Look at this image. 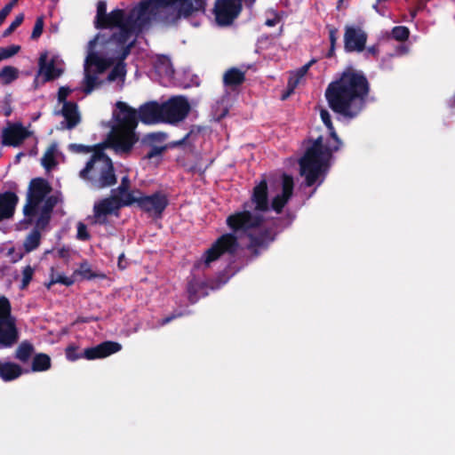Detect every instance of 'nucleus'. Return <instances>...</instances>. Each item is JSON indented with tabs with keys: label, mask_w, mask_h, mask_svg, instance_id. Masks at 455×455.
<instances>
[{
	"label": "nucleus",
	"mask_w": 455,
	"mask_h": 455,
	"mask_svg": "<svg viewBox=\"0 0 455 455\" xmlns=\"http://www.w3.org/2000/svg\"><path fill=\"white\" fill-rule=\"evenodd\" d=\"M205 5V0H141L129 12L116 9L108 14L106 3L100 1L95 26L108 31L99 33L88 43L81 91L88 95L105 82L116 83L122 89L126 76L124 60L151 20L166 11L177 18L204 13Z\"/></svg>",
	"instance_id": "1"
},
{
	"label": "nucleus",
	"mask_w": 455,
	"mask_h": 455,
	"mask_svg": "<svg viewBox=\"0 0 455 455\" xmlns=\"http://www.w3.org/2000/svg\"><path fill=\"white\" fill-rule=\"evenodd\" d=\"M268 211L267 185L263 180L253 188L251 199L243 204V211L228 217L227 224L232 232L221 235L195 267H208L221 255H232L240 248H264L274 240L266 224L265 214Z\"/></svg>",
	"instance_id": "2"
},
{
	"label": "nucleus",
	"mask_w": 455,
	"mask_h": 455,
	"mask_svg": "<svg viewBox=\"0 0 455 455\" xmlns=\"http://www.w3.org/2000/svg\"><path fill=\"white\" fill-rule=\"evenodd\" d=\"M60 200V194L53 192L45 180L37 178L30 181L23 212L26 217L35 220L36 228L24 241L25 252H31L40 245V230L46 228L53 208Z\"/></svg>",
	"instance_id": "3"
},
{
	"label": "nucleus",
	"mask_w": 455,
	"mask_h": 455,
	"mask_svg": "<svg viewBox=\"0 0 455 455\" xmlns=\"http://www.w3.org/2000/svg\"><path fill=\"white\" fill-rule=\"evenodd\" d=\"M320 116L327 127L330 138L324 140L318 137L305 152L299 160L300 174L306 178L307 185L312 186L318 181L321 184L331 165L333 152L342 145L331 120V115L326 109L320 110Z\"/></svg>",
	"instance_id": "4"
},
{
	"label": "nucleus",
	"mask_w": 455,
	"mask_h": 455,
	"mask_svg": "<svg viewBox=\"0 0 455 455\" xmlns=\"http://www.w3.org/2000/svg\"><path fill=\"white\" fill-rule=\"evenodd\" d=\"M368 90L367 79L362 74L345 72L329 84L325 97L334 112L352 118L362 110Z\"/></svg>",
	"instance_id": "5"
},
{
	"label": "nucleus",
	"mask_w": 455,
	"mask_h": 455,
	"mask_svg": "<svg viewBox=\"0 0 455 455\" xmlns=\"http://www.w3.org/2000/svg\"><path fill=\"white\" fill-rule=\"evenodd\" d=\"M137 124L135 109L123 101L116 102L108 143L117 155L129 154L139 140V136L135 132Z\"/></svg>",
	"instance_id": "6"
},
{
	"label": "nucleus",
	"mask_w": 455,
	"mask_h": 455,
	"mask_svg": "<svg viewBox=\"0 0 455 455\" xmlns=\"http://www.w3.org/2000/svg\"><path fill=\"white\" fill-rule=\"evenodd\" d=\"M79 176L98 188L109 187L116 182L112 161L101 151H96L92 156L85 167L80 171Z\"/></svg>",
	"instance_id": "7"
},
{
	"label": "nucleus",
	"mask_w": 455,
	"mask_h": 455,
	"mask_svg": "<svg viewBox=\"0 0 455 455\" xmlns=\"http://www.w3.org/2000/svg\"><path fill=\"white\" fill-rule=\"evenodd\" d=\"M140 193L139 191H129V188H117L113 191L112 196L105 198L94 204V222L104 224L107 216L115 213L122 206L139 203Z\"/></svg>",
	"instance_id": "8"
},
{
	"label": "nucleus",
	"mask_w": 455,
	"mask_h": 455,
	"mask_svg": "<svg viewBox=\"0 0 455 455\" xmlns=\"http://www.w3.org/2000/svg\"><path fill=\"white\" fill-rule=\"evenodd\" d=\"M11 311L9 299L0 295V349L12 347L19 339L16 319Z\"/></svg>",
	"instance_id": "9"
},
{
	"label": "nucleus",
	"mask_w": 455,
	"mask_h": 455,
	"mask_svg": "<svg viewBox=\"0 0 455 455\" xmlns=\"http://www.w3.org/2000/svg\"><path fill=\"white\" fill-rule=\"evenodd\" d=\"M190 111V104L182 96H175L163 103L164 122L176 124L183 121Z\"/></svg>",
	"instance_id": "10"
},
{
	"label": "nucleus",
	"mask_w": 455,
	"mask_h": 455,
	"mask_svg": "<svg viewBox=\"0 0 455 455\" xmlns=\"http://www.w3.org/2000/svg\"><path fill=\"white\" fill-rule=\"evenodd\" d=\"M72 90L69 87L62 86L58 92V100L62 103L61 115L64 121L60 123L63 129H73L80 122V115L76 103L66 101L67 97Z\"/></svg>",
	"instance_id": "11"
},
{
	"label": "nucleus",
	"mask_w": 455,
	"mask_h": 455,
	"mask_svg": "<svg viewBox=\"0 0 455 455\" xmlns=\"http://www.w3.org/2000/svg\"><path fill=\"white\" fill-rule=\"evenodd\" d=\"M242 0H217L214 7L216 22L220 26H228L239 15Z\"/></svg>",
	"instance_id": "12"
},
{
	"label": "nucleus",
	"mask_w": 455,
	"mask_h": 455,
	"mask_svg": "<svg viewBox=\"0 0 455 455\" xmlns=\"http://www.w3.org/2000/svg\"><path fill=\"white\" fill-rule=\"evenodd\" d=\"M293 191L292 177L283 174L275 183V195L272 196L271 208L280 213L291 198Z\"/></svg>",
	"instance_id": "13"
},
{
	"label": "nucleus",
	"mask_w": 455,
	"mask_h": 455,
	"mask_svg": "<svg viewBox=\"0 0 455 455\" xmlns=\"http://www.w3.org/2000/svg\"><path fill=\"white\" fill-rule=\"evenodd\" d=\"M122 346L114 341H106L96 347L86 348L83 355L77 356L74 354V350L68 348L67 350V357L70 361H75L79 357H84L88 360H94L99 358L107 357L114 353L120 351Z\"/></svg>",
	"instance_id": "14"
},
{
	"label": "nucleus",
	"mask_w": 455,
	"mask_h": 455,
	"mask_svg": "<svg viewBox=\"0 0 455 455\" xmlns=\"http://www.w3.org/2000/svg\"><path fill=\"white\" fill-rule=\"evenodd\" d=\"M31 134L32 132L21 123H8L7 126L2 130V144L16 148L20 146Z\"/></svg>",
	"instance_id": "15"
},
{
	"label": "nucleus",
	"mask_w": 455,
	"mask_h": 455,
	"mask_svg": "<svg viewBox=\"0 0 455 455\" xmlns=\"http://www.w3.org/2000/svg\"><path fill=\"white\" fill-rule=\"evenodd\" d=\"M39 74L43 75L44 81H50L61 76L64 70V62L58 55H53L50 59L48 53H42L39 61Z\"/></svg>",
	"instance_id": "16"
},
{
	"label": "nucleus",
	"mask_w": 455,
	"mask_h": 455,
	"mask_svg": "<svg viewBox=\"0 0 455 455\" xmlns=\"http://www.w3.org/2000/svg\"><path fill=\"white\" fill-rule=\"evenodd\" d=\"M138 205L149 215L159 217L168 205V198L163 193H155L146 196L140 195Z\"/></svg>",
	"instance_id": "17"
},
{
	"label": "nucleus",
	"mask_w": 455,
	"mask_h": 455,
	"mask_svg": "<svg viewBox=\"0 0 455 455\" xmlns=\"http://www.w3.org/2000/svg\"><path fill=\"white\" fill-rule=\"evenodd\" d=\"M367 40L366 33L360 28L347 26L344 35V47L347 52H362Z\"/></svg>",
	"instance_id": "18"
},
{
	"label": "nucleus",
	"mask_w": 455,
	"mask_h": 455,
	"mask_svg": "<svg viewBox=\"0 0 455 455\" xmlns=\"http://www.w3.org/2000/svg\"><path fill=\"white\" fill-rule=\"evenodd\" d=\"M163 103L149 102L141 106L139 110V116L145 124H156L164 122Z\"/></svg>",
	"instance_id": "19"
},
{
	"label": "nucleus",
	"mask_w": 455,
	"mask_h": 455,
	"mask_svg": "<svg viewBox=\"0 0 455 455\" xmlns=\"http://www.w3.org/2000/svg\"><path fill=\"white\" fill-rule=\"evenodd\" d=\"M18 202V196L12 192L0 194V221L12 217Z\"/></svg>",
	"instance_id": "20"
},
{
	"label": "nucleus",
	"mask_w": 455,
	"mask_h": 455,
	"mask_svg": "<svg viewBox=\"0 0 455 455\" xmlns=\"http://www.w3.org/2000/svg\"><path fill=\"white\" fill-rule=\"evenodd\" d=\"M23 373L22 368L12 362L0 360V378L5 381L18 379Z\"/></svg>",
	"instance_id": "21"
},
{
	"label": "nucleus",
	"mask_w": 455,
	"mask_h": 455,
	"mask_svg": "<svg viewBox=\"0 0 455 455\" xmlns=\"http://www.w3.org/2000/svg\"><path fill=\"white\" fill-rule=\"evenodd\" d=\"M310 63L304 65L299 70L291 73L288 80L287 92L282 96L283 100L287 99L295 90V88L300 84L301 80L307 74L309 68Z\"/></svg>",
	"instance_id": "22"
},
{
	"label": "nucleus",
	"mask_w": 455,
	"mask_h": 455,
	"mask_svg": "<svg viewBox=\"0 0 455 455\" xmlns=\"http://www.w3.org/2000/svg\"><path fill=\"white\" fill-rule=\"evenodd\" d=\"M20 77V70L13 66H4L0 69V84L7 86L14 83Z\"/></svg>",
	"instance_id": "23"
},
{
	"label": "nucleus",
	"mask_w": 455,
	"mask_h": 455,
	"mask_svg": "<svg viewBox=\"0 0 455 455\" xmlns=\"http://www.w3.org/2000/svg\"><path fill=\"white\" fill-rule=\"evenodd\" d=\"M223 81L226 86L236 87L244 81V72L232 68L224 74Z\"/></svg>",
	"instance_id": "24"
},
{
	"label": "nucleus",
	"mask_w": 455,
	"mask_h": 455,
	"mask_svg": "<svg viewBox=\"0 0 455 455\" xmlns=\"http://www.w3.org/2000/svg\"><path fill=\"white\" fill-rule=\"evenodd\" d=\"M59 155L60 152L57 144H52L42 157L41 162L43 166L47 170L55 166L57 164V158Z\"/></svg>",
	"instance_id": "25"
},
{
	"label": "nucleus",
	"mask_w": 455,
	"mask_h": 455,
	"mask_svg": "<svg viewBox=\"0 0 455 455\" xmlns=\"http://www.w3.org/2000/svg\"><path fill=\"white\" fill-rule=\"evenodd\" d=\"M51 366V359L47 355L39 354L36 355L32 363V371H46Z\"/></svg>",
	"instance_id": "26"
},
{
	"label": "nucleus",
	"mask_w": 455,
	"mask_h": 455,
	"mask_svg": "<svg viewBox=\"0 0 455 455\" xmlns=\"http://www.w3.org/2000/svg\"><path fill=\"white\" fill-rule=\"evenodd\" d=\"M156 68L159 75H164L170 79L172 78L174 75V70L168 58L159 60L158 63L156 65Z\"/></svg>",
	"instance_id": "27"
},
{
	"label": "nucleus",
	"mask_w": 455,
	"mask_h": 455,
	"mask_svg": "<svg viewBox=\"0 0 455 455\" xmlns=\"http://www.w3.org/2000/svg\"><path fill=\"white\" fill-rule=\"evenodd\" d=\"M33 350V346L30 343L24 341L18 347L15 356L20 361L25 363L30 358Z\"/></svg>",
	"instance_id": "28"
},
{
	"label": "nucleus",
	"mask_w": 455,
	"mask_h": 455,
	"mask_svg": "<svg viewBox=\"0 0 455 455\" xmlns=\"http://www.w3.org/2000/svg\"><path fill=\"white\" fill-rule=\"evenodd\" d=\"M34 274L35 268L32 267L30 265H28L22 268L20 285V290H25L28 286L29 283L33 278Z\"/></svg>",
	"instance_id": "29"
},
{
	"label": "nucleus",
	"mask_w": 455,
	"mask_h": 455,
	"mask_svg": "<svg viewBox=\"0 0 455 455\" xmlns=\"http://www.w3.org/2000/svg\"><path fill=\"white\" fill-rule=\"evenodd\" d=\"M54 283H61L66 286H70L74 283V279L69 276H66L62 273L54 272L53 270L51 273V280L49 286Z\"/></svg>",
	"instance_id": "30"
},
{
	"label": "nucleus",
	"mask_w": 455,
	"mask_h": 455,
	"mask_svg": "<svg viewBox=\"0 0 455 455\" xmlns=\"http://www.w3.org/2000/svg\"><path fill=\"white\" fill-rule=\"evenodd\" d=\"M20 51V46L12 44L7 47H0V62L11 59Z\"/></svg>",
	"instance_id": "31"
},
{
	"label": "nucleus",
	"mask_w": 455,
	"mask_h": 455,
	"mask_svg": "<svg viewBox=\"0 0 455 455\" xmlns=\"http://www.w3.org/2000/svg\"><path fill=\"white\" fill-rule=\"evenodd\" d=\"M410 30L404 26L395 27L391 31L392 37L399 42H403L408 39Z\"/></svg>",
	"instance_id": "32"
},
{
	"label": "nucleus",
	"mask_w": 455,
	"mask_h": 455,
	"mask_svg": "<svg viewBox=\"0 0 455 455\" xmlns=\"http://www.w3.org/2000/svg\"><path fill=\"white\" fill-rule=\"evenodd\" d=\"M76 273L81 275L83 278L90 280L97 276L91 268V266L87 262L81 263L79 268Z\"/></svg>",
	"instance_id": "33"
},
{
	"label": "nucleus",
	"mask_w": 455,
	"mask_h": 455,
	"mask_svg": "<svg viewBox=\"0 0 455 455\" xmlns=\"http://www.w3.org/2000/svg\"><path fill=\"white\" fill-rule=\"evenodd\" d=\"M267 20L265 21V24L267 26V27H274L275 26L276 24H278L280 21H281V15L276 12L275 10H268L267 12Z\"/></svg>",
	"instance_id": "34"
},
{
	"label": "nucleus",
	"mask_w": 455,
	"mask_h": 455,
	"mask_svg": "<svg viewBox=\"0 0 455 455\" xmlns=\"http://www.w3.org/2000/svg\"><path fill=\"white\" fill-rule=\"evenodd\" d=\"M24 15L22 13L16 16L15 20L11 23V25L4 30L3 33L4 37L9 36L23 21Z\"/></svg>",
	"instance_id": "35"
},
{
	"label": "nucleus",
	"mask_w": 455,
	"mask_h": 455,
	"mask_svg": "<svg viewBox=\"0 0 455 455\" xmlns=\"http://www.w3.org/2000/svg\"><path fill=\"white\" fill-rule=\"evenodd\" d=\"M43 29H44V19L42 17H38L36 20V23H35V26H34V28H33V31L31 34V38L36 40L38 37H40V36L43 33Z\"/></svg>",
	"instance_id": "36"
},
{
	"label": "nucleus",
	"mask_w": 455,
	"mask_h": 455,
	"mask_svg": "<svg viewBox=\"0 0 455 455\" xmlns=\"http://www.w3.org/2000/svg\"><path fill=\"white\" fill-rule=\"evenodd\" d=\"M199 132H195L191 130L187 135L180 140L174 142L175 146L183 145V144H191L198 137Z\"/></svg>",
	"instance_id": "37"
},
{
	"label": "nucleus",
	"mask_w": 455,
	"mask_h": 455,
	"mask_svg": "<svg viewBox=\"0 0 455 455\" xmlns=\"http://www.w3.org/2000/svg\"><path fill=\"white\" fill-rule=\"evenodd\" d=\"M25 253V251H23L21 249H15L14 247L8 250V256L13 263L20 261L24 257Z\"/></svg>",
	"instance_id": "38"
},
{
	"label": "nucleus",
	"mask_w": 455,
	"mask_h": 455,
	"mask_svg": "<svg viewBox=\"0 0 455 455\" xmlns=\"http://www.w3.org/2000/svg\"><path fill=\"white\" fill-rule=\"evenodd\" d=\"M76 228H77V234H76L77 239L82 240V241L89 240L90 235L87 231L86 225L84 224L83 222H78Z\"/></svg>",
	"instance_id": "39"
},
{
	"label": "nucleus",
	"mask_w": 455,
	"mask_h": 455,
	"mask_svg": "<svg viewBox=\"0 0 455 455\" xmlns=\"http://www.w3.org/2000/svg\"><path fill=\"white\" fill-rule=\"evenodd\" d=\"M11 96L4 97L2 102V109L5 116H10L12 113V108L11 106Z\"/></svg>",
	"instance_id": "40"
},
{
	"label": "nucleus",
	"mask_w": 455,
	"mask_h": 455,
	"mask_svg": "<svg viewBox=\"0 0 455 455\" xmlns=\"http://www.w3.org/2000/svg\"><path fill=\"white\" fill-rule=\"evenodd\" d=\"M13 8V3H10L6 4L1 11H0V26L3 24L6 17L11 12L12 9Z\"/></svg>",
	"instance_id": "41"
},
{
	"label": "nucleus",
	"mask_w": 455,
	"mask_h": 455,
	"mask_svg": "<svg viewBox=\"0 0 455 455\" xmlns=\"http://www.w3.org/2000/svg\"><path fill=\"white\" fill-rule=\"evenodd\" d=\"M164 151V148H153L147 154V157L151 159L153 157L160 156Z\"/></svg>",
	"instance_id": "42"
},
{
	"label": "nucleus",
	"mask_w": 455,
	"mask_h": 455,
	"mask_svg": "<svg viewBox=\"0 0 455 455\" xmlns=\"http://www.w3.org/2000/svg\"><path fill=\"white\" fill-rule=\"evenodd\" d=\"M70 149H72L75 152L82 153V152H88V148L81 144H71L69 146Z\"/></svg>",
	"instance_id": "43"
},
{
	"label": "nucleus",
	"mask_w": 455,
	"mask_h": 455,
	"mask_svg": "<svg viewBox=\"0 0 455 455\" xmlns=\"http://www.w3.org/2000/svg\"><path fill=\"white\" fill-rule=\"evenodd\" d=\"M181 315L180 313H172L171 315L164 318L161 322H160V325H164V324H167L169 323L171 321H172L173 319L177 318V317H180Z\"/></svg>",
	"instance_id": "44"
},
{
	"label": "nucleus",
	"mask_w": 455,
	"mask_h": 455,
	"mask_svg": "<svg viewBox=\"0 0 455 455\" xmlns=\"http://www.w3.org/2000/svg\"><path fill=\"white\" fill-rule=\"evenodd\" d=\"M330 41H331V52H332L334 49V44L337 41V30L336 29L330 30Z\"/></svg>",
	"instance_id": "45"
},
{
	"label": "nucleus",
	"mask_w": 455,
	"mask_h": 455,
	"mask_svg": "<svg viewBox=\"0 0 455 455\" xmlns=\"http://www.w3.org/2000/svg\"><path fill=\"white\" fill-rule=\"evenodd\" d=\"M378 53H379V49L376 45L369 47L365 52L367 57L376 56Z\"/></svg>",
	"instance_id": "46"
},
{
	"label": "nucleus",
	"mask_w": 455,
	"mask_h": 455,
	"mask_svg": "<svg viewBox=\"0 0 455 455\" xmlns=\"http://www.w3.org/2000/svg\"><path fill=\"white\" fill-rule=\"evenodd\" d=\"M129 187H130L129 178H128V176H124L122 179L121 184H120V186L118 188H129Z\"/></svg>",
	"instance_id": "47"
},
{
	"label": "nucleus",
	"mask_w": 455,
	"mask_h": 455,
	"mask_svg": "<svg viewBox=\"0 0 455 455\" xmlns=\"http://www.w3.org/2000/svg\"><path fill=\"white\" fill-rule=\"evenodd\" d=\"M188 293H189V299L192 303L196 301V299L194 298L193 291H192V285L189 284L188 286Z\"/></svg>",
	"instance_id": "48"
},
{
	"label": "nucleus",
	"mask_w": 455,
	"mask_h": 455,
	"mask_svg": "<svg viewBox=\"0 0 455 455\" xmlns=\"http://www.w3.org/2000/svg\"><path fill=\"white\" fill-rule=\"evenodd\" d=\"M22 156H23V154H22V153L18 154V155L16 156V162H19V161H20V157H21Z\"/></svg>",
	"instance_id": "49"
},
{
	"label": "nucleus",
	"mask_w": 455,
	"mask_h": 455,
	"mask_svg": "<svg viewBox=\"0 0 455 455\" xmlns=\"http://www.w3.org/2000/svg\"><path fill=\"white\" fill-rule=\"evenodd\" d=\"M121 259H124V255H121V256L119 257V262L121 261Z\"/></svg>",
	"instance_id": "50"
},
{
	"label": "nucleus",
	"mask_w": 455,
	"mask_h": 455,
	"mask_svg": "<svg viewBox=\"0 0 455 455\" xmlns=\"http://www.w3.org/2000/svg\"><path fill=\"white\" fill-rule=\"evenodd\" d=\"M121 259H124V255H121V256L119 257V262L121 261Z\"/></svg>",
	"instance_id": "51"
},
{
	"label": "nucleus",
	"mask_w": 455,
	"mask_h": 455,
	"mask_svg": "<svg viewBox=\"0 0 455 455\" xmlns=\"http://www.w3.org/2000/svg\"><path fill=\"white\" fill-rule=\"evenodd\" d=\"M250 4H252L254 3V0H249Z\"/></svg>",
	"instance_id": "52"
},
{
	"label": "nucleus",
	"mask_w": 455,
	"mask_h": 455,
	"mask_svg": "<svg viewBox=\"0 0 455 455\" xmlns=\"http://www.w3.org/2000/svg\"><path fill=\"white\" fill-rule=\"evenodd\" d=\"M411 17L414 18L415 17V12H412L411 13Z\"/></svg>",
	"instance_id": "53"
},
{
	"label": "nucleus",
	"mask_w": 455,
	"mask_h": 455,
	"mask_svg": "<svg viewBox=\"0 0 455 455\" xmlns=\"http://www.w3.org/2000/svg\"><path fill=\"white\" fill-rule=\"evenodd\" d=\"M401 50L403 51V52L406 51L404 47H401Z\"/></svg>",
	"instance_id": "54"
},
{
	"label": "nucleus",
	"mask_w": 455,
	"mask_h": 455,
	"mask_svg": "<svg viewBox=\"0 0 455 455\" xmlns=\"http://www.w3.org/2000/svg\"><path fill=\"white\" fill-rule=\"evenodd\" d=\"M18 0H13L12 3H13V4L17 2Z\"/></svg>",
	"instance_id": "55"
}]
</instances>
